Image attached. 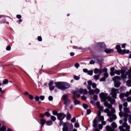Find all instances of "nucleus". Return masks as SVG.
<instances>
[{
	"instance_id": "09e8293b",
	"label": "nucleus",
	"mask_w": 131,
	"mask_h": 131,
	"mask_svg": "<svg viewBox=\"0 0 131 131\" xmlns=\"http://www.w3.org/2000/svg\"><path fill=\"white\" fill-rule=\"evenodd\" d=\"M81 99L82 100H83V101H85L86 100V97L84 96V95L82 96L81 97Z\"/></svg>"
},
{
	"instance_id": "f8f14e48",
	"label": "nucleus",
	"mask_w": 131,
	"mask_h": 131,
	"mask_svg": "<svg viewBox=\"0 0 131 131\" xmlns=\"http://www.w3.org/2000/svg\"><path fill=\"white\" fill-rule=\"evenodd\" d=\"M72 102L70 99H68V100H66L63 102V104L66 107V108H67V107H69L70 104H71Z\"/></svg>"
},
{
	"instance_id": "de8ad7c7",
	"label": "nucleus",
	"mask_w": 131,
	"mask_h": 131,
	"mask_svg": "<svg viewBox=\"0 0 131 131\" xmlns=\"http://www.w3.org/2000/svg\"><path fill=\"white\" fill-rule=\"evenodd\" d=\"M111 111H112V114H114V113H115V108H111Z\"/></svg>"
},
{
	"instance_id": "4468645a",
	"label": "nucleus",
	"mask_w": 131,
	"mask_h": 131,
	"mask_svg": "<svg viewBox=\"0 0 131 131\" xmlns=\"http://www.w3.org/2000/svg\"><path fill=\"white\" fill-rule=\"evenodd\" d=\"M79 93L83 95H88V90L86 89H80L79 90Z\"/></svg>"
},
{
	"instance_id": "f3484780",
	"label": "nucleus",
	"mask_w": 131,
	"mask_h": 131,
	"mask_svg": "<svg viewBox=\"0 0 131 131\" xmlns=\"http://www.w3.org/2000/svg\"><path fill=\"white\" fill-rule=\"evenodd\" d=\"M107 100L111 103V104H114L115 103V99L111 98L110 96L107 97Z\"/></svg>"
},
{
	"instance_id": "a211bd4d",
	"label": "nucleus",
	"mask_w": 131,
	"mask_h": 131,
	"mask_svg": "<svg viewBox=\"0 0 131 131\" xmlns=\"http://www.w3.org/2000/svg\"><path fill=\"white\" fill-rule=\"evenodd\" d=\"M97 48H105V44L104 42L97 43Z\"/></svg>"
},
{
	"instance_id": "a19ab883",
	"label": "nucleus",
	"mask_w": 131,
	"mask_h": 131,
	"mask_svg": "<svg viewBox=\"0 0 131 131\" xmlns=\"http://www.w3.org/2000/svg\"><path fill=\"white\" fill-rule=\"evenodd\" d=\"M45 115L46 116H47V117H49V116H51V114H50V113L46 112H45Z\"/></svg>"
},
{
	"instance_id": "423d86ee",
	"label": "nucleus",
	"mask_w": 131,
	"mask_h": 131,
	"mask_svg": "<svg viewBox=\"0 0 131 131\" xmlns=\"http://www.w3.org/2000/svg\"><path fill=\"white\" fill-rule=\"evenodd\" d=\"M113 81H114V85L115 88H119L120 86V82L117 81V80H121V78L118 76H116L113 78Z\"/></svg>"
},
{
	"instance_id": "aec40b11",
	"label": "nucleus",
	"mask_w": 131,
	"mask_h": 131,
	"mask_svg": "<svg viewBox=\"0 0 131 131\" xmlns=\"http://www.w3.org/2000/svg\"><path fill=\"white\" fill-rule=\"evenodd\" d=\"M104 106L105 107H107V108H109V109H111V108H112V105L107 102H104Z\"/></svg>"
},
{
	"instance_id": "6e6d98bb",
	"label": "nucleus",
	"mask_w": 131,
	"mask_h": 131,
	"mask_svg": "<svg viewBox=\"0 0 131 131\" xmlns=\"http://www.w3.org/2000/svg\"><path fill=\"white\" fill-rule=\"evenodd\" d=\"M37 39H38V41H41L42 40V38L40 36H38Z\"/></svg>"
},
{
	"instance_id": "c85d7f7f",
	"label": "nucleus",
	"mask_w": 131,
	"mask_h": 131,
	"mask_svg": "<svg viewBox=\"0 0 131 131\" xmlns=\"http://www.w3.org/2000/svg\"><path fill=\"white\" fill-rule=\"evenodd\" d=\"M94 78L95 80H98L100 78V75H95L94 76Z\"/></svg>"
},
{
	"instance_id": "f03ea898",
	"label": "nucleus",
	"mask_w": 131,
	"mask_h": 131,
	"mask_svg": "<svg viewBox=\"0 0 131 131\" xmlns=\"http://www.w3.org/2000/svg\"><path fill=\"white\" fill-rule=\"evenodd\" d=\"M124 110L125 112V113L124 114V123H123L122 126H120L119 127V128L121 131H130L129 130L130 129V126L128 125L127 124V123H126V122L127 121V117H128V114L127 113H128L129 111L127 107L124 108Z\"/></svg>"
},
{
	"instance_id": "052dcab7",
	"label": "nucleus",
	"mask_w": 131,
	"mask_h": 131,
	"mask_svg": "<svg viewBox=\"0 0 131 131\" xmlns=\"http://www.w3.org/2000/svg\"><path fill=\"white\" fill-rule=\"evenodd\" d=\"M123 106H124V107H127V102H125L123 103Z\"/></svg>"
},
{
	"instance_id": "79ce46f5",
	"label": "nucleus",
	"mask_w": 131,
	"mask_h": 131,
	"mask_svg": "<svg viewBox=\"0 0 131 131\" xmlns=\"http://www.w3.org/2000/svg\"><path fill=\"white\" fill-rule=\"evenodd\" d=\"M49 90L50 91H54V90H55V86H50L49 87Z\"/></svg>"
},
{
	"instance_id": "b1692460",
	"label": "nucleus",
	"mask_w": 131,
	"mask_h": 131,
	"mask_svg": "<svg viewBox=\"0 0 131 131\" xmlns=\"http://www.w3.org/2000/svg\"><path fill=\"white\" fill-rule=\"evenodd\" d=\"M126 74H125L124 73L122 72L121 73V78L123 79H125L126 78Z\"/></svg>"
},
{
	"instance_id": "a18cd8bd",
	"label": "nucleus",
	"mask_w": 131,
	"mask_h": 131,
	"mask_svg": "<svg viewBox=\"0 0 131 131\" xmlns=\"http://www.w3.org/2000/svg\"><path fill=\"white\" fill-rule=\"evenodd\" d=\"M92 85L93 89H96V88H97V84H96L95 83H92Z\"/></svg>"
},
{
	"instance_id": "9b49d317",
	"label": "nucleus",
	"mask_w": 131,
	"mask_h": 131,
	"mask_svg": "<svg viewBox=\"0 0 131 131\" xmlns=\"http://www.w3.org/2000/svg\"><path fill=\"white\" fill-rule=\"evenodd\" d=\"M99 97L103 102H105L107 99H108V95L106 93H101L99 94Z\"/></svg>"
},
{
	"instance_id": "412c9836",
	"label": "nucleus",
	"mask_w": 131,
	"mask_h": 131,
	"mask_svg": "<svg viewBox=\"0 0 131 131\" xmlns=\"http://www.w3.org/2000/svg\"><path fill=\"white\" fill-rule=\"evenodd\" d=\"M105 129L107 131H114V130L113 129V128H112V127H111V126H109V125H107L105 127Z\"/></svg>"
},
{
	"instance_id": "8fccbe9b",
	"label": "nucleus",
	"mask_w": 131,
	"mask_h": 131,
	"mask_svg": "<svg viewBox=\"0 0 131 131\" xmlns=\"http://www.w3.org/2000/svg\"><path fill=\"white\" fill-rule=\"evenodd\" d=\"M119 115L120 117H123V116H124V115H123V113H122L121 111L119 113Z\"/></svg>"
},
{
	"instance_id": "4d7b16f0",
	"label": "nucleus",
	"mask_w": 131,
	"mask_h": 131,
	"mask_svg": "<svg viewBox=\"0 0 131 131\" xmlns=\"http://www.w3.org/2000/svg\"><path fill=\"white\" fill-rule=\"evenodd\" d=\"M119 108L120 112H121V110L122 109V105L120 104L119 106Z\"/></svg>"
},
{
	"instance_id": "393cba45",
	"label": "nucleus",
	"mask_w": 131,
	"mask_h": 131,
	"mask_svg": "<svg viewBox=\"0 0 131 131\" xmlns=\"http://www.w3.org/2000/svg\"><path fill=\"white\" fill-rule=\"evenodd\" d=\"M67 119L68 120H70V119H71V114H70L69 112H68L67 115Z\"/></svg>"
},
{
	"instance_id": "9d476101",
	"label": "nucleus",
	"mask_w": 131,
	"mask_h": 131,
	"mask_svg": "<svg viewBox=\"0 0 131 131\" xmlns=\"http://www.w3.org/2000/svg\"><path fill=\"white\" fill-rule=\"evenodd\" d=\"M117 94H119V90L117 89L112 88L111 90V95H112L113 98L116 99V95Z\"/></svg>"
},
{
	"instance_id": "473e14b6",
	"label": "nucleus",
	"mask_w": 131,
	"mask_h": 131,
	"mask_svg": "<svg viewBox=\"0 0 131 131\" xmlns=\"http://www.w3.org/2000/svg\"><path fill=\"white\" fill-rule=\"evenodd\" d=\"M51 119L52 120V121H56V119H57V118L54 116H51Z\"/></svg>"
},
{
	"instance_id": "13d9d810",
	"label": "nucleus",
	"mask_w": 131,
	"mask_h": 131,
	"mask_svg": "<svg viewBox=\"0 0 131 131\" xmlns=\"http://www.w3.org/2000/svg\"><path fill=\"white\" fill-rule=\"evenodd\" d=\"M40 100H41V101H43V100H45V96H40Z\"/></svg>"
},
{
	"instance_id": "864d4df0",
	"label": "nucleus",
	"mask_w": 131,
	"mask_h": 131,
	"mask_svg": "<svg viewBox=\"0 0 131 131\" xmlns=\"http://www.w3.org/2000/svg\"><path fill=\"white\" fill-rule=\"evenodd\" d=\"M100 129L99 128H97V127H95L94 129L92 130V131H100Z\"/></svg>"
},
{
	"instance_id": "6e6552de",
	"label": "nucleus",
	"mask_w": 131,
	"mask_h": 131,
	"mask_svg": "<svg viewBox=\"0 0 131 131\" xmlns=\"http://www.w3.org/2000/svg\"><path fill=\"white\" fill-rule=\"evenodd\" d=\"M115 68H112L111 69V72H110V75L111 76H114L115 74H117V75H120L121 73H122V71H120V70H115Z\"/></svg>"
},
{
	"instance_id": "c9c22d12",
	"label": "nucleus",
	"mask_w": 131,
	"mask_h": 131,
	"mask_svg": "<svg viewBox=\"0 0 131 131\" xmlns=\"http://www.w3.org/2000/svg\"><path fill=\"white\" fill-rule=\"evenodd\" d=\"M95 94H99L100 93V89L96 88L94 91Z\"/></svg>"
},
{
	"instance_id": "dca6fc26",
	"label": "nucleus",
	"mask_w": 131,
	"mask_h": 131,
	"mask_svg": "<svg viewBox=\"0 0 131 131\" xmlns=\"http://www.w3.org/2000/svg\"><path fill=\"white\" fill-rule=\"evenodd\" d=\"M69 97V96L66 94H64L62 96L61 99L62 101H63V102H66V101L69 100V99L68 98Z\"/></svg>"
},
{
	"instance_id": "5fc2aeb1",
	"label": "nucleus",
	"mask_w": 131,
	"mask_h": 131,
	"mask_svg": "<svg viewBox=\"0 0 131 131\" xmlns=\"http://www.w3.org/2000/svg\"><path fill=\"white\" fill-rule=\"evenodd\" d=\"M107 71H108V70L106 68H104L102 70V72L107 73Z\"/></svg>"
},
{
	"instance_id": "39448f33",
	"label": "nucleus",
	"mask_w": 131,
	"mask_h": 131,
	"mask_svg": "<svg viewBox=\"0 0 131 131\" xmlns=\"http://www.w3.org/2000/svg\"><path fill=\"white\" fill-rule=\"evenodd\" d=\"M62 126V131H72L73 128L72 124H70L69 122L63 123Z\"/></svg>"
},
{
	"instance_id": "1a4fd4ad",
	"label": "nucleus",
	"mask_w": 131,
	"mask_h": 131,
	"mask_svg": "<svg viewBox=\"0 0 131 131\" xmlns=\"http://www.w3.org/2000/svg\"><path fill=\"white\" fill-rule=\"evenodd\" d=\"M66 117V115L63 113H58L57 114V119L60 121L59 125L61 126L63 123V120Z\"/></svg>"
},
{
	"instance_id": "7c9ffc66",
	"label": "nucleus",
	"mask_w": 131,
	"mask_h": 131,
	"mask_svg": "<svg viewBox=\"0 0 131 131\" xmlns=\"http://www.w3.org/2000/svg\"><path fill=\"white\" fill-rule=\"evenodd\" d=\"M46 124L47 125H48V126L52 125V124H53V121H47L46 122Z\"/></svg>"
},
{
	"instance_id": "7ed1b4c3",
	"label": "nucleus",
	"mask_w": 131,
	"mask_h": 131,
	"mask_svg": "<svg viewBox=\"0 0 131 131\" xmlns=\"http://www.w3.org/2000/svg\"><path fill=\"white\" fill-rule=\"evenodd\" d=\"M55 85L59 90L64 91L66 89H69L70 88V84L66 82H57L55 83Z\"/></svg>"
},
{
	"instance_id": "774afa93",
	"label": "nucleus",
	"mask_w": 131,
	"mask_h": 131,
	"mask_svg": "<svg viewBox=\"0 0 131 131\" xmlns=\"http://www.w3.org/2000/svg\"><path fill=\"white\" fill-rule=\"evenodd\" d=\"M128 102H131V97H128L127 99Z\"/></svg>"
},
{
	"instance_id": "6ab92c4d",
	"label": "nucleus",
	"mask_w": 131,
	"mask_h": 131,
	"mask_svg": "<svg viewBox=\"0 0 131 131\" xmlns=\"http://www.w3.org/2000/svg\"><path fill=\"white\" fill-rule=\"evenodd\" d=\"M131 68L126 73V75H128V78L129 79H131Z\"/></svg>"
},
{
	"instance_id": "bf43d9fd",
	"label": "nucleus",
	"mask_w": 131,
	"mask_h": 131,
	"mask_svg": "<svg viewBox=\"0 0 131 131\" xmlns=\"http://www.w3.org/2000/svg\"><path fill=\"white\" fill-rule=\"evenodd\" d=\"M75 127H79V124H78V123H76L75 124Z\"/></svg>"
},
{
	"instance_id": "4c0bfd02",
	"label": "nucleus",
	"mask_w": 131,
	"mask_h": 131,
	"mask_svg": "<svg viewBox=\"0 0 131 131\" xmlns=\"http://www.w3.org/2000/svg\"><path fill=\"white\" fill-rule=\"evenodd\" d=\"M93 100H94V101H97V100H98V96L96 95H94Z\"/></svg>"
},
{
	"instance_id": "338daca9",
	"label": "nucleus",
	"mask_w": 131,
	"mask_h": 131,
	"mask_svg": "<svg viewBox=\"0 0 131 131\" xmlns=\"http://www.w3.org/2000/svg\"><path fill=\"white\" fill-rule=\"evenodd\" d=\"M128 122L130 123V124H131V116H130L129 117Z\"/></svg>"
},
{
	"instance_id": "c03bdc74",
	"label": "nucleus",
	"mask_w": 131,
	"mask_h": 131,
	"mask_svg": "<svg viewBox=\"0 0 131 131\" xmlns=\"http://www.w3.org/2000/svg\"><path fill=\"white\" fill-rule=\"evenodd\" d=\"M53 115H57L58 116V112L54 111L52 112Z\"/></svg>"
},
{
	"instance_id": "37998d69",
	"label": "nucleus",
	"mask_w": 131,
	"mask_h": 131,
	"mask_svg": "<svg viewBox=\"0 0 131 131\" xmlns=\"http://www.w3.org/2000/svg\"><path fill=\"white\" fill-rule=\"evenodd\" d=\"M6 130V127L5 126H2L1 128V131H5Z\"/></svg>"
},
{
	"instance_id": "a878e982",
	"label": "nucleus",
	"mask_w": 131,
	"mask_h": 131,
	"mask_svg": "<svg viewBox=\"0 0 131 131\" xmlns=\"http://www.w3.org/2000/svg\"><path fill=\"white\" fill-rule=\"evenodd\" d=\"M126 85L127 86H131V79H129L126 81Z\"/></svg>"
},
{
	"instance_id": "bb28decb",
	"label": "nucleus",
	"mask_w": 131,
	"mask_h": 131,
	"mask_svg": "<svg viewBox=\"0 0 131 131\" xmlns=\"http://www.w3.org/2000/svg\"><path fill=\"white\" fill-rule=\"evenodd\" d=\"M124 97H127L126 96V93L124 94V93H121L120 94V99H122V98H123Z\"/></svg>"
},
{
	"instance_id": "5701e85b",
	"label": "nucleus",
	"mask_w": 131,
	"mask_h": 131,
	"mask_svg": "<svg viewBox=\"0 0 131 131\" xmlns=\"http://www.w3.org/2000/svg\"><path fill=\"white\" fill-rule=\"evenodd\" d=\"M40 123L41 125V127H42V126H43V125H45V124L46 123V120H45V119H41L40 120Z\"/></svg>"
},
{
	"instance_id": "ea45409f",
	"label": "nucleus",
	"mask_w": 131,
	"mask_h": 131,
	"mask_svg": "<svg viewBox=\"0 0 131 131\" xmlns=\"http://www.w3.org/2000/svg\"><path fill=\"white\" fill-rule=\"evenodd\" d=\"M74 79H75L76 80H79V77L76 76V75H74Z\"/></svg>"
},
{
	"instance_id": "cd10ccee",
	"label": "nucleus",
	"mask_w": 131,
	"mask_h": 131,
	"mask_svg": "<svg viewBox=\"0 0 131 131\" xmlns=\"http://www.w3.org/2000/svg\"><path fill=\"white\" fill-rule=\"evenodd\" d=\"M98 109H99V111H98V112H100V113H101V111H102V112H104V107L102 106H100L98 107Z\"/></svg>"
},
{
	"instance_id": "c756f323",
	"label": "nucleus",
	"mask_w": 131,
	"mask_h": 131,
	"mask_svg": "<svg viewBox=\"0 0 131 131\" xmlns=\"http://www.w3.org/2000/svg\"><path fill=\"white\" fill-rule=\"evenodd\" d=\"M74 103L75 105H78L80 103V101H79V100L75 99L74 101Z\"/></svg>"
},
{
	"instance_id": "2eb2a0df",
	"label": "nucleus",
	"mask_w": 131,
	"mask_h": 131,
	"mask_svg": "<svg viewBox=\"0 0 131 131\" xmlns=\"http://www.w3.org/2000/svg\"><path fill=\"white\" fill-rule=\"evenodd\" d=\"M94 73L95 74H98V73L99 74V75L100 74H101V73H103V70L102 69H95L94 70Z\"/></svg>"
},
{
	"instance_id": "49530a36",
	"label": "nucleus",
	"mask_w": 131,
	"mask_h": 131,
	"mask_svg": "<svg viewBox=\"0 0 131 131\" xmlns=\"http://www.w3.org/2000/svg\"><path fill=\"white\" fill-rule=\"evenodd\" d=\"M6 50L7 51H11V46H8L6 47Z\"/></svg>"
},
{
	"instance_id": "680f3d73",
	"label": "nucleus",
	"mask_w": 131,
	"mask_h": 131,
	"mask_svg": "<svg viewBox=\"0 0 131 131\" xmlns=\"http://www.w3.org/2000/svg\"><path fill=\"white\" fill-rule=\"evenodd\" d=\"M91 112H92V111H91V110H87V114H91Z\"/></svg>"
},
{
	"instance_id": "69168bd1",
	"label": "nucleus",
	"mask_w": 131,
	"mask_h": 131,
	"mask_svg": "<svg viewBox=\"0 0 131 131\" xmlns=\"http://www.w3.org/2000/svg\"><path fill=\"white\" fill-rule=\"evenodd\" d=\"M49 101H53V97H52V96H49Z\"/></svg>"
},
{
	"instance_id": "e2e57ef3",
	"label": "nucleus",
	"mask_w": 131,
	"mask_h": 131,
	"mask_svg": "<svg viewBox=\"0 0 131 131\" xmlns=\"http://www.w3.org/2000/svg\"><path fill=\"white\" fill-rule=\"evenodd\" d=\"M90 64H91V65H93V64H95V61L94 60L90 61Z\"/></svg>"
},
{
	"instance_id": "0e129e2a",
	"label": "nucleus",
	"mask_w": 131,
	"mask_h": 131,
	"mask_svg": "<svg viewBox=\"0 0 131 131\" xmlns=\"http://www.w3.org/2000/svg\"><path fill=\"white\" fill-rule=\"evenodd\" d=\"M75 67L76 68H78V67H79V64H78V63H76L75 64Z\"/></svg>"
},
{
	"instance_id": "2f4dec72",
	"label": "nucleus",
	"mask_w": 131,
	"mask_h": 131,
	"mask_svg": "<svg viewBox=\"0 0 131 131\" xmlns=\"http://www.w3.org/2000/svg\"><path fill=\"white\" fill-rule=\"evenodd\" d=\"M112 126L114 128H116V127H117V125L116 124V123L115 122H113L112 124Z\"/></svg>"
},
{
	"instance_id": "0eeeda50",
	"label": "nucleus",
	"mask_w": 131,
	"mask_h": 131,
	"mask_svg": "<svg viewBox=\"0 0 131 131\" xmlns=\"http://www.w3.org/2000/svg\"><path fill=\"white\" fill-rule=\"evenodd\" d=\"M116 50H117V52L119 54H121L122 55H124L125 54H128V53H129V50H122L120 45H117L116 46Z\"/></svg>"
},
{
	"instance_id": "f704fd0d",
	"label": "nucleus",
	"mask_w": 131,
	"mask_h": 131,
	"mask_svg": "<svg viewBox=\"0 0 131 131\" xmlns=\"http://www.w3.org/2000/svg\"><path fill=\"white\" fill-rule=\"evenodd\" d=\"M8 82H9V80L8 79H6L3 81V84H7Z\"/></svg>"
},
{
	"instance_id": "603ef678",
	"label": "nucleus",
	"mask_w": 131,
	"mask_h": 131,
	"mask_svg": "<svg viewBox=\"0 0 131 131\" xmlns=\"http://www.w3.org/2000/svg\"><path fill=\"white\" fill-rule=\"evenodd\" d=\"M53 81H50V82L49 83V84H48V85H49V87L53 86Z\"/></svg>"
},
{
	"instance_id": "ddd939ff",
	"label": "nucleus",
	"mask_w": 131,
	"mask_h": 131,
	"mask_svg": "<svg viewBox=\"0 0 131 131\" xmlns=\"http://www.w3.org/2000/svg\"><path fill=\"white\" fill-rule=\"evenodd\" d=\"M104 77H102L100 79V81H105L106 80V78H108V77L109 76V74H108V73H105L104 74Z\"/></svg>"
},
{
	"instance_id": "58836bf2",
	"label": "nucleus",
	"mask_w": 131,
	"mask_h": 131,
	"mask_svg": "<svg viewBox=\"0 0 131 131\" xmlns=\"http://www.w3.org/2000/svg\"><path fill=\"white\" fill-rule=\"evenodd\" d=\"M83 107L84 109H88V107H89V106L86 104H83Z\"/></svg>"
},
{
	"instance_id": "20e7f679",
	"label": "nucleus",
	"mask_w": 131,
	"mask_h": 131,
	"mask_svg": "<svg viewBox=\"0 0 131 131\" xmlns=\"http://www.w3.org/2000/svg\"><path fill=\"white\" fill-rule=\"evenodd\" d=\"M104 112H105V113H107V116L110 117V119H108V121L110 122H112L113 120L116 119L117 118L116 115L115 114H112V113H111V112L109 111V109L108 108L105 109L104 111Z\"/></svg>"
},
{
	"instance_id": "4be33fe9",
	"label": "nucleus",
	"mask_w": 131,
	"mask_h": 131,
	"mask_svg": "<svg viewBox=\"0 0 131 131\" xmlns=\"http://www.w3.org/2000/svg\"><path fill=\"white\" fill-rule=\"evenodd\" d=\"M104 52L106 54H110V53H112V52H113V49H106L104 50Z\"/></svg>"
},
{
	"instance_id": "3c124183",
	"label": "nucleus",
	"mask_w": 131,
	"mask_h": 131,
	"mask_svg": "<svg viewBox=\"0 0 131 131\" xmlns=\"http://www.w3.org/2000/svg\"><path fill=\"white\" fill-rule=\"evenodd\" d=\"M76 121V118L75 117H74L71 120V122H75Z\"/></svg>"
},
{
	"instance_id": "f257e3e1",
	"label": "nucleus",
	"mask_w": 131,
	"mask_h": 131,
	"mask_svg": "<svg viewBox=\"0 0 131 131\" xmlns=\"http://www.w3.org/2000/svg\"><path fill=\"white\" fill-rule=\"evenodd\" d=\"M104 116H101V113L99 112L97 116L95 118L93 122V126L98 127L99 129L103 128V125H106V123L104 121Z\"/></svg>"
},
{
	"instance_id": "e433bc0d",
	"label": "nucleus",
	"mask_w": 131,
	"mask_h": 131,
	"mask_svg": "<svg viewBox=\"0 0 131 131\" xmlns=\"http://www.w3.org/2000/svg\"><path fill=\"white\" fill-rule=\"evenodd\" d=\"M87 73H88V74H89V75H93V73H94V71H88Z\"/></svg>"
},
{
	"instance_id": "72a5a7b5",
	"label": "nucleus",
	"mask_w": 131,
	"mask_h": 131,
	"mask_svg": "<svg viewBox=\"0 0 131 131\" xmlns=\"http://www.w3.org/2000/svg\"><path fill=\"white\" fill-rule=\"evenodd\" d=\"M95 94V91L93 90H89V95H94Z\"/></svg>"
}]
</instances>
